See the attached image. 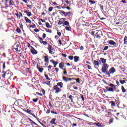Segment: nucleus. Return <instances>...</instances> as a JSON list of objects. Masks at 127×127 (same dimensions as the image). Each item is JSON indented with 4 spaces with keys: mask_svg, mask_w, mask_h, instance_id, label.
<instances>
[{
    "mask_svg": "<svg viewBox=\"0 0 127 127\" xmlns=\"http://www.w3.org/2000/svg\"><path fill=\"white\" fill-rule=\"evenodd\" d=\"M104 84L106 85H109V86H105V88H103L102 90L104 92V93H107V92H111L112 93H114L115 91L117 90V85H115L113 83H108L107 81L105 80L104 81Z\"/></svg>",
    "mask_w": 127,
    "mask_h": 127,
    "instance_id": "obj_1",
    "label": "nucleus"
},
{
    "mask_svg": "<svg viewBox=\"0 0 127 127\" xmlns=\"http://www.w3.org/2000/svg\"><path fill=\"white\" fill-rule=\"evenodd\" d=\"M109 69V65L107 64H103V66L101 68V71L102 73H105L107 75V72H108V70Z\"/></svg>",
    "mask_w": 127,
    "mask_h": 127,
    "instance_id": "obj_2",
    "label": "nucleus"
},
{
    "mask_svg": "<svg viewBox=\"0 0 127 127\" xmlns=\"http://www.w3.org/2000/svg\"><path fill=\"white\" fill-rule=\"evenodd\" d=\"M2 78H5V77H9L8 79H11L12 77V72H10V70H8L6 71V72L2 75Z\"/></svg>",
    "mask_w": 127,
    "mask_h": 127,
    "instance_id": "obj_3",
    "label": "nucleus"
},
{
    "mask_svg": "<svg viewBox=\"0 0 127 127\" xmlns=\"http://www.w3.org/2000/svg\"><path fill=\"white\" fill-rule=\"evenodd\" d=\"M115 72L116 69L114 67H112L109 69V71L106 72V76H107L108 78H110L111 77V74H114Z\"/></svg>",
    "mask_w": 127,
    "mask_h": 127,
    "instance_id": "obj_4",
    "label": "nucleus"
},
{
    "mask_svg": "<svg viewBox=\"0 0 127 127\" xmlns=\"http://www.w3.org/2000/svg\"><path fill=\"white\" fill-rule=\"evenodd\" d=\"M52 91V92H54V91H55V93H56V94H58V93H60V92L62 91V89L58 87L57 85H55L53 88Z\"/></svg>",
    "mask_w": 127,
    "mask_h": 127,
    "instance_id": "obj_5",
    "label": "nucleus"
},
{
    "mask_svg": "<svg viewBox=\"0 0 127 127\" xmlns=\"http://www.w3.org/2000/svg\"><path fill=\"white\" fill-rule=\"evenodd\" d=\"M95 36L98 39H100L101 37L103 36V33L101 31H98L96 33Z\"/></svg>",
    "mask_w": 127,
    "mask_h": 127,
    "instance_id": "obj_6",
    "label": "nucleus"
},
{
    "mask_svg": "<svg viewBox=\"0 0 127 127\" xmlns=\"http://www.w3.org/2000/svg\"><path fill=\"white\" fill-rule=\"evenodd\" d=\"M55 49L51 45H48V50H49V52L50 54H53V50Z\"/></svg>",
    "mask_w": 127,
    "mask_h": 127,
    "instance_id": "obj_7",
    "label": "nucleus"
},
{
    "mask_svg": "<svg viewBox=\"0 0 127 127\" xmlns=\"http://www.w3.org/2000/svg\"><path fill=\"white\" fill-rule=\"evenodd\" d=\"M108 44H110V45H113L114 47H118V44H117V43L115 42V41L113 40H109Z\"/></svg>",
    "mask_w": 127,
    "mask_h": 127,
    "instance_id": "obj_8",
    "label": "nucleus"
},
{
    "mask_svg": "<svg viewBox=\"0 0 127 127\" xmlns=\"http://www.w3.org/2000/svg\"><path fill=\"white\" fill-rule=\"evenodd\" d=\"M71 125V122H70V121H69V120H65L64 121V126L65 127H70Z\"/></svg>",
    "mask_w": 127,
    "mask_h": 127,
    "instance_id": "obj_9",
    "label": "nucleus"
},
{
    "mask_svg": "<svg viewBox=\"0 0 127 127\" xmlns=\"http://www.w3.org/2000/svg\"><path fill=\"white\" fill-rule=\"evenodd\" d=\"M38 39H39L40 40V43L44 45H46L47 44V42L45 41H43V38L40 37H38Z\"/></svg>",
    "mask_w": 127,
    "mask_h": 127,
    "instance_id": "obj_10",
    "label": "nucleus"
},
{
    "mask_svg": "<svg viewBox=\"0 0 127 127\" xmlns=\"http://www.w3.org/2000/svg\"><path fill=\"white\" fill-rule=\"evenodd\" d=\"M30 52L31 53H32V54H33V55H36V54L38 53L37 51L35 50V49H34V48L31 49Z\"/></svg>",
    "mask_w": 127,
    "mask_h": 127,
    "instance_id": "obj_11",
    "label": "nucleus"
},
{
    "mask_svg": "<svg viewBox=\"0 0 127 127\" xmlns=\"http://www.w3.org/2000/svg\"><path fill=\"white\" fill-rule=\"evenodd\" d=\"M14 48L15 50V51H18V48H20V45L19 44H15L14 45Z\"/></svg>",
    "mask_w": 127,
    "mask_h": 127,
    "instance_id": "obj_12",
    "label": "nucleus"
},
{
    "mask_svg": "<svg viewBox=\"0 0 127 127\" xmlns=\"http://www.w3.org/2000/svg\"><path fill=\"white\" fill-rule=\"evenodd\" d=\"M74 79V78H67V77H64V81L65 82H69L70 81H72V79Z\"/></svg>",
    "mask_w": 127,
    "mask_h": 127,
    "instance_id": "obj_13",
    "label": "nucleus"
},
{
    "mask_svg": "<svg viewBox=\"0 0 127 127\" xmlns=\"http://www.w3.org/2000/svg\"><path fill=\"white\" fill-rule=\"evenodd\" d=\"M24 103H25L24 101H22L21 99H19V106H24Z\"/></svg>",
    "mask_w": 127,
    "mask_h": 127,
    "instance_id": "obj_14",
    "label": "nucleus"
},
{
    "mask_svg": "<svg viewBox=\"0 0 127 127\" xmlns=\"http://www.w3.org/2000/svg\"><path fill=\"white\" fill-rule=\"evenodd\" d=\"M29 10H26V11H24V13H26V14L28 16H31V15H32V14L31 13V12H29Z\"/></svg>",
    "mask_w": 127,
    "mask_h": 127,
    "instance_id": "obj_15",
    "label": "nucleus"
},
{
    "mask_svg": "<svg viewBox=\"0 0 127 127\" xmlns=\"http://www.w3.org/2000/svg\"><path fill=\"white\" fill-rule=\"evenodd\" d=\"M24 19L26 23H31V20H30V19L27 18V17H24Z\"/></svg>",
    "mask_w": 127,
    "mask_h": 127,
    "instance_id": "obj_16",
    "label": "nucleus"
},
{
    "mask_svg": "<svg viewBox=\"0 0 127 127\" xmlns=\"http://www.w3.org/2000/svg\"><path fill=\"white\" fill-rule=\"evenodd\" d=\"M63 22H64V18H61L58 23V25H61V24H63Z\"/></svg>",
    "mask_w": 127,
    "mask_h": 127,
    "instance_id": "obj_17",
    "label": "nucleus"
},
{
    "mask_svg": "<svg viewBox=\"0 0 127 127\" xmlns=\"http://www.w3.org/2000/svg\"><path fill=\"white\" fill-rule=\"evenodd\" d=\"M100 60L102 63H103V64H106V63L107 62V59H105L103 58H101Z\"/></svg>",
    "mask_w": 127,
    "mask_h": 127,
    "instance_id": "obj_18",
    "label": "nucleus"
},
{
    "mask_svg": "<svg viewBox=\"0 0 127 127\" xmlns=\"http://www.w3.org/2000/svg\"><path fill=\"white\" fill-rule=\"evenodd\" d=\"M57 87H60V88H63V82H58L57 84Z\"/></svg>",
    "mask_w": 127,
    "mask_h": 127,
    "instance_id": "obj_19",
    "label": "nucleus"
},
{
    "mask_svg": "<svg viewBox=\"0 0 127 127\" xmlns=\"http://www.w3.org/2000/svg\"><path fill=\"white\" fill-rule=\"evenodd\" d=\"M44 62L48 63L49 62V59H48V57L47 56H44Z\"/></svg>",
    "mask_w": 127,
    "mask_h": 127,
    "instance_id": "obj_20",
    "label": "nucleus"
},
{
    "mask_svg": "<svg viewBox=\"0 0 127 127\" xmlns=\"http://www.w3.org/2000/svg\"><path fill=\"white\" fill-rule=\"evenodd\" d=\"M64 25H66V26H69V25H70V24H69V22L67 21H65L66 20V18H64Z\"/></svg>",
    "mask_w": 127,
    "mask_h": 127,
    "instance_id": "obj_21",
    "label": "nucleus"
},
{
    "mask_svg": "<svg viewBox=\"0 0 127 127\" xmlns=\"http://www.w3.org/2000/svg\"><path fill=\"white\" fill-rule=\"evenodd\" d=\"M79 57L78 56H74L73 58L74 62L75 63L78 62Z\"/></svg>",
    "mask_w": 127,
    "mask_h": 127,
    "instance_id": "obj_22",
    "label": "nucleus"
},
{
    "mask_svg": "<svg viewBox=\"0 0 127 127\" xmlns=\"http://www.w3.org/2000/svg\"><path fill=\"white\" fill-rule=\"evenodd\" d=\"M16 31L17 32V33H19V34H21L22 33L21 30H20V28H19L18 27H17Z\"/></svg>",
    "mask_w": 127,
    "mask_h": 127,
    "instance_id": "obj_23",
    "label": "nucleus"
},
{
    "mask_svg": "<svg viewBox=\"0 0 127 127\" xmlns=\"http://www.w3.org/2000/svg\"><path fill=\"white\" fill-rule=\"evenodd\" d=\"M70 15H71V12H64V16H70Z\"/></svg>",
    "mask_w": 127,
    "mask_h": 127,
    "instance_id": "obj_24",
    "label": "nucleus"
},
{
    "mask_svg": "<svg viewBox=\"0 0 127 127\" xmlns=\"http://www.w3.org/2000/svg\"><path fill=\"white\" fill-rule=\"evenodd\" d=\"M37 69H38V71H40V73H42V72H43V70H44V68H41L39 66H37Z\"/></svg>",
    "mask_w": 127,
    "mask_h": 127,
    "instance_id": "obj_25",
    "label": "nucleus"
},
{
    "mask_svg": "<svg viewBox=\"0 0 127 127\" xmlns=\"http://www.w3.org/2000/svg\"><path fill=\"white\" fill-rule=\"evenodd\" d=\"M55 121H56V119H53L50 122V124H52V125H56V123H55Z\"/></svg>",
    "mask_w": 127,
    "mask_h": 127,
    "instance_id": "obj_26",
    "label": "nucleus"
},
{
    "mask_svg": "<svg viewBox=\"0 0 127 127\" xmlns=\"http://www.w3.org/2000/svg\"><path fill=\"white\" fill-rule=\"evenodd\" d=\"M94 64L95 65V66H98L99 67V66H100V63H99V62L97 61H94Z\"/></svg>",
    "mask_w": 127,
    "mask_h": 127,
    "instance_id": "obj_27",
    "label": "nucleus"
},
{
    "mask_svg": "<svg viewBox=\"0 0 127 127\" xmlns=\"http://www.w3.org/2000/svg\"><path fill=\"white\" fill-rule=\"evenodd\" d=\"M46 27L47 28H52V27L49 24V23L46 22Z\"/></svg>",
    "mask_w": 127,
    "mask_h": 127,
    "instance_id": "obj_28",
    "label": "nucleus"
},
{
    "mask_svg": "<svg viewBox=\"0 0 127 127\" xmlns=\"http://www.w3.org/2000/svg\"><path fill=\"white\" fill-rule=\"evenodd\" d=\"M50 62L54 64V65H57L58 64V62L54 61L53 60H51Z\"/></svg>",
    "mask_w": 127,
    "mask_h": 127,
    "instance_id": "obj_29",
    "label": "nucleus"
},
{
    "mask_svg": "<svg viewBox=\"0 0 127 127\" xmlns=\"http://www.w3.org/2000/svg\"><path fill=\"white\" fill-rule=\"evenodd\" d=\"M121 90L123 93H126V92H127V90H126V89L125 88V87H124V86L123 85L121 86Z\"/></svg>",
    "mask_w": 127,
    "mask_h": 127,
    "instance_id": "obj_30",
    "label": "nucleus"
},
{
    "mask_svg": "<svg viewBox=\"0 0 127 127\" xmlns=\"http://www.w3.org/2000/svg\"><path fill=\"white\" fill-rule=\"evenodd\" d=\"M110 103L111 104V107H116V103H115V101H111Z\"/></svg>",
    "mask_w": 127,
    "mask_h": 127,
    "instance_id": "obj_31",
    "label": "nucleus"
},
{
    "mask_svg": "<svg viewBox=\"0 0 127 127\" xmlns=\"http://www.w3.org/2000/svg\"><path fill=\"white\" fill-rule=\"evenodd\" d=\"M120 82L122 85H124V84H126V82H127V80H120Z\"/></svg>",
    "mask_w": 127,
    "mask_h": 127,
    "instance_id": "obj_32",
    "label": "nucleus"
},
{
    "mask_svg": "<svg viewBox=\"0 0 127 127\" xmlns=\"http://www.w3.org/2000/svg\"><path fill=\"white\" fill-rule=\"evenodd\" d=\"M14 105H15L16 106H19V99H18V100H16L14 102Z\"/></svg>",
    "mask_w": 127,
    "mask_h": 127,
    "instance_id": "obj_33",
    "label": "nucleus"
},
{
    "mask_svg": "<svg viewBox=\"0 0 127 127\" xmlns=\"http://www.w3.org/2000/svg\"><path fill=\"white\" fill-rule=\"evenodd\" d=\"M9 2L10 5H14V1H13V0H10Z\"/></svg>",
    "mask_w": 127,
    "mask_h": 127,
    "instance_id": "obj_34",
    "label": "nucleus"
},
{
    "mask_svg": "<svg viewBox=\"0 0 127 127\" xmlns=\"http://www.w3.org/2000/svg\"><path fill=\"white\" fill-rule=\"evenodd\" d=\"M45 30L46 31V32H48L49 33H52V30L49 29H45Z\"/></svg>",
    "mask_w": 127,
    "mask_h": 127,
    "instance_id": "obj_35",
    "label": "nucleus"
},
{
    "mask_svg": "<svg viewBox=\"0 0 127 127\" xmlns=\"http://www.w3.org/2000/svg\"><path fill=\"white\" fill-rule=\"evenodd\" d=\"M69 99H70L71 103H73V99H74V96H72V95H69L68 97Z\"/></svg>",
    "mask_w": 127,
    "mask_h": 127,
    "instance_id": "obj_36",
    "label": "nucleus"
},
{
    "mask_svg": "<svg viewBox=\"0 0 127 127\" xmlns=\"http://www.w3.org/2000/svg\"><path fill=\"white\" fill-rule=\"evenodd\" d=\"M70 28H71V26H70V25L65 27V29L67 30V31H70Z\"/></svg>",
    "mask_w": 127,
    "mask_h": 127,
    "instance_id": "obj_37",
    "label": "nucleus"
},
{
    "mask_svg": "<svg viewBox=\"0 0 127 127\" xmlns=\"http://www.w3.org/2000/svg\"><path fill=\"white\" fill-rule=\"evenodd\" d=\"M124 44H127V37L125 36L124 39Z\"/></svg>",
    "mask_w": 127,
    "mask_h": 127,
    "instance_id": "obj_38",
    "label": "nucleus"
},
{
    "mask_svg": "<svg viewBox=\"0 0 127 127\" xmlns=\"http://www.w3.org/2000/svg\"><path fill=\"white\" fill-rule=\"evenodd\" d=\"M64 65V64H63V63H61L60 64H59V67L61 69H63V65Z\"/></svg>",
    "mask_w": 127,
    "mask_h": 127,
    "instance_id": "obj_39",
    "label": "nucleus"
},
{
    "mask_svg": "<svg viewBox=\"0 0 127 127\" xmlns=\"http://www.w3.org/2000/svg\"><path fill=\"white\" fill-rule=\"evenodd\" d=\"M26 113H27V114H29V115H31L32 113H31V110L29 109H27L26 111Z\"/></svg>",
    "mask_w": 127,
    "mask_h": 127,
    "instance_id": "obj_40",
    "label": "nucleus"
},
{
    "mask_svg": "<svg viewBox=\"0 0 127 127\" xmlns=\"http://www.w3.org/2000/svg\"><path fill=\"white\" fill-rule=\"evenodd\" d=\"M45 77L46 78V79L48 80V81H50V78L47 74H45Z\"/></svg>",
    "mask_w": 127,
    "mask_h": 127,
    "instance_id": "obj_41",
    "label": "nucleus"
},
{
    "mask_svg": "<svg viewBox=\"0 0 127 127\" xmlns=\"http://www.w3.org/2000/svg\"><path fill=\"white\" fill-rule=\"evenodd\" d=\"M27 47H28V48H29V49H32L33 48V47H32V46L30 45V43L27 44Z\"/></svg>",
    "mask_w": 127,
    "mask_h": 127,
    "instance_id": "obj_42",
    "label": "nucleus"
},
{
    "mask_svg": "<svg viewBox=\"0 0 127 127\" xmlns=\"http://www.w3.org/2000/svg\"><path fill=\"white\" fill-rule=\"evenodd\" d=\"M19 27L20 28H21V29H22V30H23V25H22V23L20 22L19 23Z\"/></svg>",
    "mask_w": 127,
    "mask_h": 127,
    "instance_id": "obj_43",
    "label": "nucleus"
},
{
    "mask_svg": "<svg viewBox=\"0 0 127 127\" xmlns=\"http://www.w3.org/2000/svg\"><path fill=\"white\" fill-rule=\"evenodd\" d=\"M68 58L69 60H73V59H74V57H73V56H69Z\"/></svg>",
    "mask_w": 127,
    "mask_h": 127,
    "instance_id": "obj_44",
    "label": "nucleus"
},
{
    "mask_svg": "<svg viewBox=\"0 0 127 127\" xmlns=\"http://www.w3.org/2000/svg\"><path fill=\"white\" fill-rule=\"evenodd\" d=\"M30 27H32V28H36V25H35V24H33V25H30Z\"/></svg>",
    "mask_w": 127,
    "mask_h": 127,
    "instance_id": "obj_45",
    "label": "nucleus"
},
{
    "mask_svg": "<svg viewBox=\"0 0 127 127\" xmlns=\"http://www.w3.org/2000/svg\"><path fill=\"white\" fill-rule=\"evenodd\" d=\"M114 122V118H111L109 120V124H113Z\"/></svg>",
    "mask_w": 127,
    "mask_h": 127,
    "instance_id": "obj_46",
    "label": "nucleus"
},
{
    "mask_svg": "<svg viewBox=\"0 0 127 127\" xmlns=\"http://www.w3.org/2000/svg\"><path fill=\"white\" fill-rule=\"evenodd\" d=\"M53 8H54V7H50L49 8V9H48L49 11V12L52 11V10H53Z\"/></svg>",
    "mask_w": 127,
    "mask_h": 127,
    "instance_id": "obj_47",
    "label": "nucleus"
},
{
    "mask_svg": "<svg viewBox=\"0 0 127 127\" xmlns=\"http://www.w3.org/2000/svg\"><path fill=\"white\" fill-rule=\"evenodd\" d=\"M32 101L33 102H34V103H37V101H38V98L33 99Z\"/></svg>",
    "mask_w": 127,
    "mask_h": 127,
    "instance_id": "obj_48",
    "label": "nucleus"
},
{
    "mask_svg": "<svg viewBox=\"0 0 127 127\" xmlns=\"http://www.w3.org/2000/svg\"><path fill=\"white\" fill-rule=\"evenodd\" d=\"M89 2H90V3L91 4H94V3H96V1H93L92 0H89Z\"/></svg>",
    "mask_w": 127,
    "mask_h": 127,
    "instance_id": "obj_49",
    "label": "nucleus"
},
{
    "mask_svg": "<svg viewBox=\"0 0 127 127\" xmlns=\"http://www.w3.org/2000/svg\"><path fill=\"white\" fill-rule=\"evenodd\" d=\"M45 84H46V85H48V86L50 85V81H47L45 82Z\"/></svg>",
    "mask_w": 127,
    "mask_h": 127,
    "instance_id": "obj_50",
    "label": "nucleus"
},
{
    "mask_svg": "<svg viewBox=\"0 0 127 127\" xmlns=\"http://www.w3.org/2000/svg\"><path fill=\"white\" fill-rule=\"evenodd\" d=\"M5 69V62H4L2 65V69L4 70Z\"/></svg>",
    "mask_w": 127,
    "mask_h": 127,
    "instance_id": "obj_51",
    "label": "nucleus"
},
{
    "mask_svg": "<svg viewBox=\"0 0 127 127\" xmlns=\"http://www.w3.org/2000/svg\"><path fill=\"white\" fill-rule=\"evenodd\" d=\"M80 97L82 100V102H84V101H85V99H84V96L83 95V94H80Z\"/></svg>",
    "mask_w": 127,
    "mask_h": 127,
    "instance_id": "obj_52",
    "label": "nucleus"
},
{
    "mask_svg": "<svg viewBox=\"0 0 127 127\" xmlns=\"http://www.w3.org/2000/svg\"><path fill=\"white\" fill-rule=\"evenodd\" d=\"M75 80L78 83V84H80V78H77L75 79Z\"/></svg>",
    "mask_w": 127,
    "mask_h": 127,
    "instance_id": "obj_53",
    "label": "nucleus"
},
{
    "mask_svg": "<svg viewBox=\"0 0 127 127\" xmlns=\"http://www.w3.org/2000/svg\"><path fill=\"white\" fill-rule=\"evenodd\" d=\"M108 49H109V46H106L104 47L103 50L104 51H106V50H108Z\"/></svg>",
    "mask_w": 127,
    "mask_h": 127,
    "instance_id": "obj_54",
    "label": "nucleus"
},
{
    "mask_svg": "<svg viewBox=\"0 0 127 127\" xmlns=\"http://www.w3.org/2000/svg\"><path fill=\"white\" fill-rule=\"evenodd\" d=\"M95 31H92L91 32H90V34H91L92 35V36H94L95 35Z\"/></svg>",
    "mask_w": 127,
    "mask_h": 127,
    "instance_id": "obj_55",
    "label": "nucleus"
},
{
    "mask_svg": "<svg viewBox=\"0 0 127 127\" xmlns=\"http://www.w3.org/2000/svg\"><path fill=\"white\" fill-rule=\"evenodd\" d=\"M95 124L96 125L97 127H101V124H100V123H95Z\"/></svg>",
    "mask_w": 127,
    "mask_h": 127,
    "instance_id": "obj_56",
    "label": "nucleus"
},
{
    "mask_svg": "<svg viewBox=\"0 0 127 127\" xmlns=\"http://www.w3.org/2000/svg\"><path fill=\"white\" fill-rule=\"evenodd\" d=\"M42 37L44 39L45 38H46V34L45 33H44L43 35H42Z\"/></svg>",
    "mask_w": 127,
    "mask_h": 127,
    "instance_id": "obj_57",
    "label": "nucleus"
},
{
    "mask_svg": "<svg viewBox=\"0 0 127 127\" xmlns=\"http://www.w3.org/2000/svg\"><path fill=\"white\" fill-rule=\"evenodd\" d=\"M34 31H35V32H36V33L39 32V30H38V29L37 28H36L34 29Z\"/></svg>",
    "mask_w": 127,
    "mask_h": 127,
    "instance_id": "obj_58",
    "label": "nucleus"
},
{
    "mask_svg": "<svg viewBox=\"0 0 127 127\" xmlns=\"http://www.w3.org/2000/svg\"><path fill=\"white\" fill-rule=\"evenodd\" d=\"M19 17H23V15H22V13H21V12H19Z\"/></svg>",
    "mask_w": 127,
    "mask_h": 127,
    "instance_id": "obj_59",
    "label": "nucleus"
},
{
    "mask_svg": "<svg viewBox=\"0 0 127 127\" xmlns=\"http://www.w3.org/2000/svg\"><path fill=\"white\" fill-rule=\"evenodd\" d=\"M27 6L30 8V9H31V8H32V6L30 5H28V4H27Z\"/></svg>",
    "mask_w": 127,
    "mask_h": 127,
    "instance_id": "obj_60",
    "label": "nucleus"
},
{
    "mask_svg": "<svg viewBox=\"0 0 127 127\" xmlns=\"http://www.w3.org/2000/svg\"><path fill=\"white\" fill-rule=\"evenodd\" d=\"M116 84L118 87H120V82L118 80L116 81Z\"/></svg>",
    "mask_w": 127,
    "mask_h": 127,
    "instance_id": "obj_61",
    "label": "nucleus"
},
{
    "mask_svg": "<svg viewBox=\"0 0 127 127\" xmlns=\"http://www.w3.org/2000/svg\"><path fill=\"white\" fill-rule=\"evenodd\" d=\"M107 113L108 114V115L109 116H113V114H112V113L110 112H107Z\"/></svg>",
    "mask_w": 127,
    "mask_h": 127,
    "instance_id": "obj_62",
    "label": "nucleus"
},
{
    "mask_svg": "<svg viewBox=\"0 0 127 127\" xmlns=\"http://www.w3.org/2000/svg\"><path fill=\"white\" fill-rule=\"evenodd\" d=\"M100 109H101L102 112H104V111H105V107H102V106L101 107Z\"/></svg>",
    "mask_w": 127,
    "mask_h": 127,
    "instance_id": "obj_63",
    "label": "nucleus"
},
{
    "mask_svg": "<svg viewBox=\"0 0 127 127\" xmlns=\"http://www.w3.org/2000/svg\"><path fill=\"white\" fill-rule=\"evenodd\" d=\"M42 92L44 95H45V90L44 89H42Z\"/></svg>",
    "mask_w": 127,
    "mask_h": 127,
    "instance_id": "obj_64",
    "label": "nucleus"
}]
</instances>
